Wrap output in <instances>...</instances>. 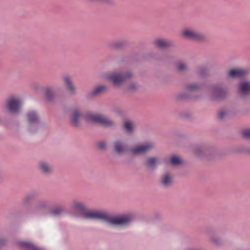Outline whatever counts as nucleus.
<instances>
[{"label": "nucleus", "mask_w": 250, "mask_h": 250, "mask_svg": "<svg viewBox=\"0 0 250 250\" xmlns=\"http://www.w3.org/2000/svg\"><path fill=\"white\" fill-rule=\"evenodd\" d=\"M228 89L220 84H215L210 88V99L212 101H219L225 99L228 95Z\"/></svg>", "instance_id": "obj_4"}, {"label": "nucleus", "mask_w": 250, "mask_h": 250, "mask_svg": "<svg viewBox=\"0 0 250 250\" xmlns=\"http://www.w3.org/2000/svg\"><path fill=\"white\" fill-rule=\"evenodd\" d=\"M48 206V203L46 200H40L37 204V208H45Z\"/></svg>", "instance_id": "obj_28"}, {"label": "nucleus", "mask_w": 250, "mask_h": 250, "mask_svg": "<svg viewBox=\"0 0 250 250\" xmlns=\"http://www.w3.org/2000/svg\"><path fill=\"white\" fill-rule=\"evenodd\" d=\"M72 206L74 209L84 212L86 210V206L85 204L80 201L75 200L72 202Z\"/></svg>", "instance_id": "obj_18"}, {"label": "nucleus", "mask_w": 250, "mask_h": 250, "mask_svg": "<svg viewBox=\"0 0 250 250\" xmlns=\"http://www.w3.org/2000/svg\"><path fill=\"white\" fill-rule=\"evenodd\" d=\"M172 176L169 172H166L161 177L160 183L165 188L169 187L172 183Z\"/></svg>", "instance_id": "obj_16"}, {"label": "nucleus", "mask_w": 250, "mask_h": 250, "mask_svg": "<svg viewBox=\"0 0 250 250\" xmlns=\"http://www.w3.org/2000/svg\"><path fill=\"white\" fill-rule=\"evenodd\" d=\"M26 195L30 199V200H32L37 196V193L35 192H31L27 194Z\"/></svg>", "instance_id": "obj_37"}, {"label": "nucleus", "mask_w": 250, "mask_h": 250, "mask_svg": "<svg viewBox=\"0 0 250 250\" xmlns=\"http://www.w3.org/2000/svg\"><path fill=\"white\" fill-rule=\"evenodd\" d=\"M83 113L80 109L75 108L71 110L70 119L71 123L75 126H79Z\"/></svg>", "instance_id": "obj_11"}, {"label": "nucleus", "mask_w": 250, "mask_h": 250, "mask_svg": "<svg viewBox=\"0 0 250 250\" xmlns=\"http://www.w3.org/2000/svg\"><path fill=\"white\" fill-rule=\"evenodd\" d=\"M106 87L104 85H100L95 87L91 92V95L92 96H96L104 92Z\"/></svg>", "instance_id": "obj_22"}, {"label": "nucleus", "mask_w": 250, "mask_h": 250, "mask_svg": "<svg viewBox=\"0 0 250 250\" xmlns=\"http://www.w3.org/2000/svg\"><path fill=\"white\" fill-rule=\"evenodd\" d=\"M0 243L2 244L3 243V241L1 240H0Z\"/></svg>", "instance_id": "obj_39"}, {"label": "nucleus", "mask_w": 250, "mask_h": 250, "mask_svg": "<svg viewBox=\"0 0 250 250\" xmlns=\"http://www.w3.org/2000/svg\"><path fill=\"white\" fill-rule=\"evenodd\" d=\"M64 212V209L62 207H57L53 208L51 210V215L57 216L61 215Z\"/></svg>", "instance_id": "obj_25"}, {"label": "nucleus", "mask_w": 250, "mask_h": 250, "mask_svg": "<svg viewBox=\"0 0 250 250\" xmlns=\"http://www.w3.org/2000/svg\"><path fill=\"white\" fill-rule=\"evenodd\" d=\"M123 127L127 133H132L134 130L133 124L129 121H125L124 122Z\"/></svg>", "instance_id": "obj_21"}, {"label": "nucleus", "mask_w": 250, "mask_h": 250, "mask_svg": "<svg viewBox=\"0 0 250 250\" xmlns=\"http://www.w3.org/2000/svg\"><path fill=\"white\" fill-rule=\"evenodd\" d=\"M132 76L129 71L113 72L107 75V79L114 85L119 86L123 83L129 80Z\"/></svg>", "instance_id": "obj_2"}, {"label": "nucleus", "mask_w": 250, "mask_h": 250, "mask_svg": "<svg viewBox=\"0 0 250 250\" xmlns=\"http://www.w3.org/2000/svg\"><path fill=\"white\" fill-rule=\"evenodd\" d=\"M182 34L185 38L195 41L203 42L207 39L206 36L204 34L191 28L184 29Z\"/></svg>", "instance_id": "obj_5"}, {"label": "nucleus", "mask_w": 250, "mask_h": 250, "mask_svg": "<svg viewBox=\"0 0 250 250\" xmlns=\"http://www.w3.org/2000/svg\"><path fill=\"white\" fill-rule=\"evenodd\" d=\"M198 73L201 76L205 75L207 74V70L204 68L201 69L199 71Z\"/></svg>", "instance_id": "obj_38"}, {"label": "nucleus", "mask_w": 250, "mask_h": 250, "mask_svg": "<svg viewBox=\"0 0 250 250\" xmlns=\"http://www.w3.org/2000/svg\"><path fill=\"white\" fill-rule=\"evenodd\" d=\"M19 245L21 247L26 248L28 250H42L32 243L28 242H19Z\"/></svg>", "instance_id": "obj_19"}, {"label": "nucleus", "mask_w": 250, "mask_h": 250, "mask_svg": "<svg viewBox=\"0 0 250 250\" xmlns=\"http://www.w3.org/2000/svg\"><path fill=\"white\" fill-rule=\"evenodd\" d=\"M154 44L157 47L164 49L173 47L174 43L170 41L158 38L154 40Z\"/></svg>", "instance_id": "obj_13"}, {"label": "nucleus", "mask_w": 250, "mask_h": 250, "mask_svg": "<svg viewBox=\"0 0 250 250\" xmlns=\"http://www.w3.org/2000/svg\"><path fill=\"white\" fill-rule=\"evenodd\" d=\"M127 44V42L126 41L120 40L111 42L110 45L113 48L119 49L125 46Z\"/></svg>", "instance_id": "obj_20"}, {"label": "nucleus", "mask_w": 250, "mask_h": 250, "mask_svg": "<svg viewBox=\"0 0 250 250\" xmlns=\"http://www.w3.org/2000/svg\"><path fill=\"white\" fill-rule=\"evenodd\" d=\"M201 85L197 83H191L186 85V89L189 91H192L199 89Z\"/></svg>", "instance_id": "obj_27"}, {"label": "nucleus", "mask_w": 250, "mask_h": 250, "mask_svg": "<svg viewBox=\"0 0 250 250\" xmlns=\"http://www.w3.org/2000/svg\"><path fill=\"white\" fill-rule=\"evenodd\" d=\"M21 101L15 98H11L8 99L6 103L7 110L13 113H19L21 105Z\"/></svg>", "instance_id": "obj_8"}, {"label": "nucleus", "mask_w": 250, "mask_h": 250, "mask_svg": "<svg viewBox=\"0 0 250 250\" xmlns=\"http://www.w3.org/2000/svg\"><path fill=\"white\" fill-rule=\"evenodd\" d=\"M238 92L242 97L250 96V81H245L240 83L238 85Z\"/></svg>", "instance_id": "obj_12"}, {"label": "nucleus", "mask_w": 250, "mask_h": 250, "mask_svg": "<svg viewBox=\"0 0 250 250\" xmlns=\"http://www.w3.org/2000/svg\"><path fill=\"white\" fill-rule=\"evenodd\" d=\"M137 87H138L137 85L135 83H133L128 86V90L129 91H134V90H136L137 88Z\"/></svg>", "instance_id": "obj_35"}, {"label": "nucleus", "mask_w": 250, "mask_h": 250, "mask_svg": "<svg viewBox=\"0 0 250 250\" xmlns=\"http://www.w3.org/2000/svg\"><path fill=\"white\" fill-rule=\"evenodd\" d=\"M112 149L116 154L123 155L127 152L128 146L124 140L117 139L113 142Z\"/></svg>", "instance_id": "obj_6"}, {"label": "nucleus", "mask_w": 250, "mask_h": 250, "mask_svg": "<svg viewBox=\"0 0 250 250\" xmlns=\"http://www.w3.org/2000/svg\"><path fill=\"white\" fill-rule=\"evenodd\" d=\"M31 201L32 200H30V199L29 197H28V196L27 195H25L22 199V203L24 205H26L30 204L31 203Z\"/></svg>", "instance_id": "obj_34"}, {"label": "nucleus", "mask_w": 250, "mask_h": 250, "mask_svg": "<svg viewBox=\"0 0 250 250\" xmlns=\"http://www.w3.org/2000/svg\"><path fill=\"white\" fill-rule=\"evenodd\" d=\"M38 167L40 171L45 175H49L52 172L51 166L45 162H41L39 164Z\"/></svg>", "instance_id": "obj_15"}, {"label": "nucleus", "mask_w": 250, "mask_h": 250, "mask_svg": "<svg viewBox=\"0 0 250 250\" xmlns=\"http://www.w3.org/2000/svg\"><path fill=\"white\" fill-rule=\"evenodd\" d=\"M247 70L245 69H232L228 73L229 77L231 78H240L246 75Z\"/></svg>", "instance_id": "obj_14"}, {"label": "nucleus", "mask_w": 250, "mask_h": 250, "mask_svg": "<svg viewBox=\"0 0 250 250\" xmlns=\"http://www.w3.org/2000/svg\"><path fill=\"white\" fill-rule=\"evenodd\" d=\"M26 195L30 199V200H32L37 196V193L35 192H31L27 194Z\"/></svg>", "instance_id": "obj_36"}, {"label": "nucleus", "mask_w": 250, "mask_h": 250, "mask_svg": "<svg viewBox=\"0 0 250 250\" xmlns=\"http://www.w3.org/2000/svg\"><path fill=\"white\" fill-rule=\"evenodd\" d=\"M211 241L216 246H220L222 243L221 239L216 236L211 237Z\"/></svg>", "instance_id": "obj_30"}, {"label": "nucleus", "mask_w": 250, "mask_h": 250, "mask_svg": "<svg viewBox=\"0 0 250 250\" xmlns=\"http://www.w3.org/2000/svg\"><path fill=\"white\" fill-rule=\"evenodd\" d=\"M242 136L246 139L250 138V129L245 130L242 133Z\"/></svg>", "instance_id": "obj_33"}, {"label": "nucleus", "mask_w": 250, "mask_h": 250, "mask_svg": "<svg viewBox=\"0 0 250 250\" xmlns=\"http://www.w3.org/2000/svg\"><path fill=\"white\" fill-rule=\"evenodd\" d=\"M205 149V148L203 146H197L195 147V154L197 155H201Z\"/></svg>", "instance_id": "obj_32"}, {"label": "nucleus", "mask_w": 250, "mask_h": 250, "mask_svg": "<svg viewBox=\"0 0 250 250\" xmlns=\"http://www.w3.org/2000/svg\"><path fill=\"white\" fill-rule=\"evenodd\" d=\"M158 164V159L155 157H152L147 158L145 162L146 166L148 168L154 169Z\"/></svg>", "instance_id": "obj_17"}, {"label": "nucleus", "mask_w": 250, "mask_h": 250, "mask_svg": "<svg viewBox=\"0 0 250 250\" xmlns=\"http://www.w3.org/2000/svg\"><path fill=\"white\" fill-rule=\"evenodd\" d=\"M227 114L228 112L227 110L225 109H222L218 112V118L219 120H223L227 116Z\"/></svg>", "instance_id": "obj_29"}, {"label": "nucleus", "mask_w": 250, "mask_h": 250, "mask_svg": "<svg viewBox=\"0 0 250 250\" xmlns=\"http://www.w3.org/2000/svg\"><path fill=\"white\" fill-rule=\"evenodd\" d=\"M153 147V145L151 143H146L132 147L131 151L133 154H143L149 151Z\"/></svg>", "instance_id": "obj_10"}, {"label": "nucleus", "mask_w": 250, "mask_h": 250, "mask_svg": "<svg viewBox=\"0 0 250 250\" xmlns=\"http://www.w3.org/2000/svg\"><path fill=\"white\" fill-rule=\"evenodd\" d=\"M176 70L180 72H186L188 70V65L186 62H180L176 65Z\"/></svg>", "instance_id": "obj_23"}, {"label": "nucleus", "mask_w": 250, "mask_h": 250, "mask_svg": "<svg viewBox=\"0 0 250 250\" xmlns=\"http://www.w3.org/2000/svg\"><path fill=\"white\" fill-rule=\"evenodd\" d=\"M83 116L87 121L100 124L106 127L115 125V123L112 120L101 115L87 112Z\"/></svg>", "instance_id": "obj_3"}, {"label": "nucleus", "mask_w": 250, "mask_h": 250, "mask_svg": "<svg viewBox=\"0 0 250 250\" xmlns=\"http://www.w3.org/2000/svg\"><path fill=\"white\" fill-rule=\"evenodd\" d=\"M97 146L100 150H106L107 149V144L104 141H100L97 143Z\"/></svg>", "instance_id": "obj_31"}, {"label": "nucleus", "mask_w": 250, "mask_h": 250, "mask_svg": "<svg viewBox=\"0 0 250 250\" xmlns=\"http://www.w3.org/2000/svg\"><path fill=\"white\" fill-rule=\"evenodd\" d=\"M84 219H101L109 225L116 226H125L130 224L133 220L131 214H125L118 217H110L105 213L92 210H85L82 216Z\"/></svg>", "instance_id": "obj_1"}, {"label": "nucleus", "mask_w": 250, "mask_h": 250, "mask_svg": "<svg viewBox=\"0 0 250 250\" xmlns=\"http://www.w3.org/2000/svg\"><path fill=\"white\" fill-rule=\"evenodd\" d=\"M27 120L30 124L29 131L33 133L39 128V119L38 113L34 110H31L27 113Z\"/></svg>", "instance_id": "obj_7"}, {"label": "nucleus", "mask_w": 250, "mask_h": 250, "mask_svg": "<svg viewBox=\"0 0 250 250\" xmlns=\"http://www.w3.org/2000/svg\"><path fill=\"white\" fill-rule=\"evenodd\" d=\"M63 83L71 95H76L77 92V87L74 85L72 78L68 75L62 77Z\"/></svg>", "instance_id": "obj_9"}, {"label": "nucleus", "mask_w": 250, "mask_h": 250, "mask_svg": "<svg viewBox=\"0 0 250 250\" xmlns=\"http://www.w3.org/2000/svg\"><path fill=\"white\" fill-rule=\"evenodd\" d=\"M46 98L49 100H53L54 96V90L51 88H47L45 90Z\"/></svg>", "instance_id": "obj_26"}, {"label": "nucleus", "mask_w": 250, "mask_h": 250, "mask_svg": "<svg viewBox=\"0 0 250 250\" xmlns=\"http://www.w3.org/2000/svg\"><path fill=\"white\" fill-rule=\"evenodd\" d=\"M170 163L173 166H178L182 163V160L178 156L173 155L170 158Z\"/></svg>", "instance_id": "obj_24"}]
</instances>
